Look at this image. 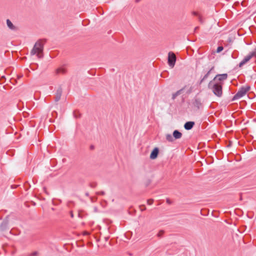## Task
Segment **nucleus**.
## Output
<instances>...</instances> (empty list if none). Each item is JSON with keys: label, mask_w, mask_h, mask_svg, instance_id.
<instances>
[{"label": "nucleus", "mask_w": 256, "mask_h": 256, "mask_svg": "<svg viewBox=\"0 0 256 256\" xmlns=\"http://www.w3.org/2000/svg\"><path fill=\"white\" fill-rule=\"evenodd\" d=\"M250 89V86L248 85H246L240 87L237 93L234 96L232 100H235L244 96L248 92Z\"/></svg>", "instance_id": "7ed1b4c3"}, {"label": "nucleus", "mask_w": 256, "mask_h": 256, "mask_svg": "<svg viewBox=\"0 0 256 256\" xmlns=\"http://www.w3.org/2000/svg\"><path fill=\"white\" fill-rule=\"evenodd\" d=\"M153 202H154L153 199H149V200H147V204L149 205L152 204Z\"/></svg>", "instance_id": "aec40b11"}, {"label": "nucleus", "mask_w": 256, "mask_h": 256, "mask_svg": "<svg viewBox=\"0 0 256 256\" xmlns=\"http://www.w3.org/2000/svg\"><path fill=\"white\" fill-rule=\"evenodd\" d=\"M198 28V26L194 28V31H196Z\"/></svg>", "instance_id": "2f4dec72"}, {"label": "nucleus", "mask_w": 256, "mask_h": 256, "mask_svg": "<svg viewBox=\"0 0 256 256\" xmlns=\"http://www.w3.org/2000/svg\"><path fill=\"white\" fill-rule=\"evenodd\" d=\"M166 140L170 142H172L174 141V137L170 134H166Z\"/></svg>", "instance_id": "dca6fc26"}, {"label": "nucleus", "mask_w": 256, "mask_h": 256, "mask_svg": "<svg viewBox=\"0 0 256 256\" xmlns=\"http://www.w3.org/2000/svg\"><path fill=\"white\" fill-rule=\"evenodd\" d=\"M140 1V0H136V2H139Z\"/></svg>", "instance_id": "f704fd0d"}, {"label": "nucleus", "mask_w": 256, "mask_h": 256, "mask_svg": "<svg viewBox=\"0 0 256 256\" xmlns=\"http://www.w3.org/2000/svg\"><path fill=\"white\" fill-rule=\"evenodd\" d=\"M22 77V74H19V75H18V79H20V78H21Z\"/></svg>", "instance_id": "c85d7f7f"}, {"label": "nucleus", "mask_w": 256, "mask_h": 256, "mask_svg": "<svg viewBox=\"0 0 256 256\" xmlns=\"http://www.w3.org/2000/svg\"><path fill=\"white\" fill-rule=\"evenodd\" d=\"M227 78L228 74H218L212 80L215 82H223V81L226 80Z\"/></svg>", "instance_id": "423d86ee"}, {"label": "nucleus", "mask_w": 256, "mask_h": 256, "mask_svg": "<svg viewBox=\"0 0 256 256\" xmlns=\"http://www.w3.org/2000/svg\"><path fill=\"white\" fill-rule=\"evenodd\" d=\"M254 52V55H255L256 54V48L255 49Z\"/></svg>", "instance_id": "c9c22d12"}, {"label": "nucleus", "mask_w": 256, "mask_h": 256, "mask_svg": "<svg viewBox=\"0 0 256 256\" xmlns=\"http://www.w3.org/2000/svg\"><path fill=\"white\" fill-rule=\"evenodd\" d=\"M90 200L92 201V202H94L96 200H97V198H94V197H90Z\"/></svg>", "instance_id": "5701e85b"}, {"label": "nucleus", "mask_w": 256, "mask_h": 256, "mask_svg": "<svg viewBox=\"0 0 256 256\" xmlns=\"http://www.w3.org/2000/svg\"><path fill=\"white\" fill-rule=\"evenodd\" d=\"M90 186H91L92 187H94V186H95V184H91Z\"/></svg>", "instance_id": "72a5a7b5"}, {"label": "nucleus", "mask_w": 256, "mask_h": 256, "mask_svg": "<svg viewBox=\"0 0 256 256\" xmlns=\"http://www.w3.org/2000/svg\"><path fill=\"white\" fill-rule=\"evenodd\" d=\"M66 72V70L63 68H59L56 70V73L57 74H65Z\"/></svg>", "instance_id": "2eb2a0df"}, {"label": "nucleus", "mask_w": 256, "mask_h": 256, "mask_svg": "<svg viewBox=\"0 0 256 256\" xmlns=\"http://www.w3.org/2000/svg\"><path fill=\"white\" fill-rule=\"evenodd\" d=\"M166 202L168 204H171V201L170 199L168 198L166 199Z\"/></svg>", "instance_id": "cd10ccee"}, {"label": "nucleus", "mask_w": 256, "mask_h": 256, "mask_svg": "<svg viewBox=\"0 0 256 256\" xmlns=\"http://www.w3.org/2000/svg\"><path fill=\"white\" fill-rule=\"evenodd\" d=\"M214 70V66H212L206 72V74L204 76V77L201 79L200 84H201L203 82H204L210 76V74L213 72Z\"/></svg>", "instance_id": "9b49d317"}, {"label": "nucleus", "mask_w": 256, "mask_h": 256, "mask_svg": "<svg viewBox=\"0 0 256 256\" xmlns=\"http://www.w3.org/2000/svg\"><path fill=\"white\" fill-rule=\"evenodd\" d=\"M223 49H224V48L222 46H218V48H217V50H216V52H220L223 50Z\"/></svg>", "instance_id": "6ab92c4d"}, {"label": "nucleus", "mask_w": 256, "mask_h": 256, "mask_svg": "<svg viewBox=\"0 0 256 256\" xmlns=\"http://www.w3.org/2000/svg\"><path fill=\"white\" fill-rule=\"evenodd\" d=\"M85 234H88V233L87 232H85Z\"/></svg>", "instance_id": "4c0bfd02"}, {"label": "nucleus", "mask_w": 256, "mask_h": 256, "mask_svg": "<svg viewBox=\"0 0 256 256\" xmlns=\"http://www.w3.org/2000/svg\"><path fill=\"white\" fill-rule=\"evenodd\" d=\"M192 14L194 15V16H200L198 14V12H192Z\"/></svg>", "instance_id": "393cba45"}, {"label": "nucleus", "mask_w": 256, "mask_h": 256, "mask_svg": "<svg viewBox=\"0 0 256 256\" xmlns=\"http://www.w3.org/2000/svg\"><path fill=\"white\" fill-rule=\"evenodd\" d=\"M8 224L9 218L8 216H7L0 224V231L3 232L8 230H9Z\"/></svg>", "instance_id": "39448f33"}, {"label": "nucleus", "mask_w": 256, "mask_h": 256, "mask_svg": "<svg viewBox=\"0 0 256 256\" xmlns=\"http://www.w3.org/2000/svg\"><path fill=\"white\" fill-rule=\"evenodd\" d=\"M254 56V52H252L250 54L246 56L243 60L239 64L238 66L239 67L241 68L242 67L244 64H245L246 62H248L251 58H252Z\"/></svg>", "instance_id": "0eeeda50"}, {"label": "nucleus", "mask_w": 256, "mask_h": 256, "mask_svg": "<svg viewBox=\"0 0 256 256\" xmlns=\"http://www.w3.org/2000/svg\"><path fill=\"white\" fill-rule=\"evenodd\" d=\"M194 106L199 109L202 106L201 100L199 98H195L192 102Z\"/></svg>", "instance_id": "9d476101"}, {"label": "nucleus", "mask_w": 256, "mask_h": 256, "mask_svg": "<svg viewBox=\"0 0 256 256\" xmlns=\"http://www.w3.org/2000/svg\"><path fill=\"white\" fill-rule=\"evenodd\" d=\"M164 230H160L157 234L158 236L161 237L162 236V234H164Z\"/></svg>", "instance_id": "412c9836"}, {"label": "nucleus", "mask_w": 256, "mask_h": 256, "mask_svg": "<svg viewBox=\"0 0 256 256\" xmlns=\"http://www.w3.org/2000/svg\"><path fill=\"white\" fill-rule=\"evenodd\" d=\"M70 216H71L72 218H74V214H73L72 212V211H71V212H70Z\"/></svg>", "instance_id": "c756f323"}, {"label": "nucleus", "mask_w": 256, "mask_h": 256, "mask_svg": "<svg viewBox=\"0 0 256 256\" xmlns=\"http://www.w3.org/2000/svg\"><path fill=\"white\" fill-rule=\"evenodd\" d=\"M94 211L96 212H98V208L94 207Z\"/></svg>", "instance_id": "bb28decb"}, {"label": "nucleus", "mask_w": 256, "mask_h": 256, "mask_svg": "<svg viewBox=\"0 0 256 256\" xmlns=\"http://www.w3.org/2000/svg\"><path fill=\"white\" fill-rule=\"evenodd\" d=\"M159 152V149L158 148H155L152 152L150 154V158L152 160L156 159L158 156Z\"/></svg>", "instance_id": "1a4fd4ad"}, {"label": "nucleus", "mask_w": 256, "mask_h": 256, "mask_svg": "<svg viewBox=\"0 0 256 256\" xmlns=\"http://www.w3.org/2000/svg\"><path fill=\"white\" fill-rule=\"evenodd\" d=\"M198 20H199L200 22H201V23H202V18L200 16H198Z\"/></svg>", "instance_id": "a878e982"}, {"label": "nucleus", "mask_w": 256, "mask_h": 256, "mask_svg": "<svg viewBox=\"0 0 256 256\" xmlns=\"http://www.w3.org/2000/svg\"><path fill=\"white\" fill-rule=\"evenodd\" d=\"M62 90L61 88H59L56 92V96H54V100L56 102H58L60 99L62 94Z\"/></svg>", "instance_id": "6e6552de"}, {"label": "nucleus", "mask_w": 256, "mask_h": 256, "mask_svg": "<svg viewBox=\"0 0 256 256\" xmlns=\"http://www.w3.org/2000/svg\"><path fill=\"white\" fill-rule=\"evenodd\" d=\"M74 116L76 117V118H78L79 116H78L76 115V112H74Z\"/></svg>", "instance_id": "7c9ffc66"}, {"label": "nucleus", "mask_w": 256, "mask_h": 256, "mask_svg": "<svg viewBox=\"0 0 256 256\" xmlns=\"http://www.w3.org/2000/svg\"><path fill=\"white\" fill-rule=\"evenodd\" d=\"M194 125V122H192V121L187 122L184 124V128L186 130H190L193 128Z\"/></svg>", "instance_id": "f8f14e48"}, {"label": "nucleus", "mask_w": 256, "mask_h": 256, "mask_svg": "<svg viewBox=\"0 0 256 256\" xmlns=\"http://www.w3.org/2000/svg\"><path fill=\"white\" fill-rule=\"evenodd\" d=\"M215 82L211 80L208 84V88L211 89L214 94L218 97H220L222 94V86L224 82Z\"/></svg>", "instance_id": "f03ea898"}, {"label": "nucleus", "mask_w": 256, "mask_h": 256, "mask_svg": "<svg viewBox=\"0 0 256 256\" xmlns=\"http://www.w3.org/2000/svg\"><path fill=\"white\" fill-rule=\"evenodd\" d=\"M86 196H89V194L88 192H86Z\"/></svg>", "instance_id": "473e14b6"}, {"label": "nucleus", "mask_w": 256, "mask_h": 256, "mask_svg": "<svg viewBox=\"0 0 256 256\" xmlns=\"http://www.w3.org/2000/svg\"><path fill=\"white\" fill-rule=\"evenodd\" d=\"M141 210L143 211L146 209V208L144 205H142L140 206Z\"/></svg>", "instance_id": "b1692460"}, {"label": "nucleus", "mask_w": 256, "mask_h": 256, "mask_svg": "<svg viewBox=\"0 0 256 256\" xmlns=\"http://www.w3.org/2000/svg\"><path fill=\"white\" fill-rule=\"evenodd\" d=\"M182 91V90H180L177 91L176 92L173 94L172 96V98L173 100H174L178 95H180L181 94Z\"/></svg>", "instance_id": "f3484780"}, {"label": "nucleus", "mask_w": 256, "mask_h": 256, "mask_svg": "<svg viewBox=\"0 0 256 256\" xmlns=\"http://www.w3.org/2000/svg\"><path fill=\"white\" fill-rule=\"evenodd\" d=\"M176 60V58L175 54L172 52H169L168 54V65L172 68H174V66Z\"/></svg>", "instance_id": "20e7f679"}, {"label": "nucleus", "mask_w": 256, "mask_h": 256, "mask_svg": "<svg viewBox=\"0 0 256 256\" xmlns=\"http://www.w3.org/2000/svg\"><path fill=\"white\" fill-rule=\"evenodd\" d=\"M6 24L8 28L12 30H16V27L12 24V22L9 20H6Z\"/></svg>", "instance_id": "4468645a"}, {"label": "nucleus", "mask_w": 256, "mask_h": 256, "mask_svg": "<svg viewBox=\"0 0 256 256\" xmlns=\"http://www.w3.org/2000/svg\"><path fill=\"white\" fill-rule=\"evenodd\" d=\"M174 140L180 139L182 136V134L178 130H174L172 133Z\"/></svg>", "instance_id": "ddd939ff"}, {"label": "nucleus", "mask_w": 256, "mask_h": 256, "mask_svg": "<svg viewBox=\"0 0 256 256\" xmlns=\"http://www.w3.org/2000/svg\"><path fill=\"white\" fill-rule=\"evenodd\" d=\"M96 194H98V195H102L103 196V195L105 194V192L104 191H101L100 192H96Z\"/></svg>", "instance_id": "4be33fe9"}, {"label": "nucleus", "mask_w": 256, "mask_h": 256, "mask_svg": "<svg viewBox=\"0 0 256 256\" xmlns=\"http://www.w3.org/2000/svg\"><path fill=\"white\" fill-rule=\"evenodd\" d=\"M45 42V40H40L37 41L30 52V55L33 56L36 54L38 58H42L44 56V44Z\"/></svg>", "instance_id": "f257e3e1"}, {"label": "nucleus", "mask_w": 256, "mask_h": 256, "mask_svg": "<svg viewBox=\"0 0 256 256\" xmlns=\"http://www.w3.org/2000/svg\"><path fill=\"white\" fill-rule=\"evenodd\" d=\"M38 252H34L31 254H30L28 256H38Z\"/></svg>", "instance_id": "a211bd4d"}, {"label": "nucleus", "mask_w": 256, "mask_h": 256, "mask_svg": "<svg viewBox=\"0 0 256 256\" xmlns=\"http://www.w3.org/2000/svg\"><path fill=\"white\" fill-rule=\"evenodd\" d=\"M2 78H4V76H2Z\"/></svg>", "instance_id": "e433bc0d"}]
</instances>
